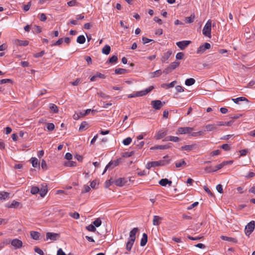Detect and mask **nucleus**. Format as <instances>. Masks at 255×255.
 <instances>
[{"label": "nucleus", "instance_id": "obj_63", "mask_svg": "<svg viewBox=\"0 0 255 255\" xmlns=\"http://www.w3.org/2000/svg\"><path fill=\"white\" fill-rule=\"evenodd\" d=\"M30 6H31V3H30V2H28V4H25L23 6V9L24 11H27L30 9Z\"/></svg>", "mask_w": 255, "mask_h": 255}, {"label": "nucleus", "instance_id": "obj_9", "mask_svg": "<svg viewBox=\"0 0 255 255\" xmlns=\"http://www.w3.org/2000/svg\"><path fill=\"white\" fill-rule=\"evenodd\" d=\"M59 236L58 234L48 232L46 235V240L48 241V240H50L51 241H54L57 239Z\"/></svg>", "mask_w": 255, "mask_h": 255}, {"label": "nucleus", "instance_id": "obj_17", "mask_svg": "<svg viewBox=\"0 0 255 255\" xmlns=\"http://www.w3.org/2000/svg\"><path fill=\"white\" fill-rule=\"evenodd\" d=\"M162 74V71L159 69L154 72L149 73V76L151 78H153L155 77H158L161 76Z\"/></svg>", "mask_w": 255, "mask_h": 255}, {"label": "nucleus", "instance_id": "obj_11", "mask_svg": "<svg viewBox=\"0 0 255 255\" xmlns=\"http://www.w3.org/2000/svg\"><path fill=\"white\" fill-rule=\"evenodd\" d=\"M172 53L171 50H168L167 52L163 54V55L161 58V61L162 63H168V60Z\"/></svg>", "mask_w": 255, "mask_h": 255}, {"label": "nucleus", "instance_id": "obj_27", "mask_svg": "<svg viewBox=\"0 0 255 255\" xmlns=\"http://www.w3.org/2000/svg\"><path fill=\"white\" fill-rule=\"evenodd\" d=\"M30 236L33 240H38L39 239L40 233L38 232L31 231Z\"/></svg>", "mask_w": 255, "mask_h": 255}, {"label": "nucleus", "instance_id": "obj_20", "mask_svg": "<svg viewBox=\"0 0 255 255\" xmlns=\"http://www.w3.org/2000/svg\"><path fill=\"white\" fill-rule=\"evenodd\" d=\"M38 192L41 197H44L47 192V186L42 185V187L39 189V191Z\"/></svg>", "mask_w": 255, "mask_h": 255}, {"label": "nucleus", "instance_id": "obj_36", "mask_svg": "<svg viewBox=\"0 0 255 255\" xmlns=\"http://www.w3.org/2000/svg\"><path fill=\"white\" fill-rule=\"evenodd\" d=\"M49 109L50 110L52 111L53 113H58V107L57 106L54 104H49Z\"/></svg>", "mask_w": 255, "mask_h": 255}, {"label": "nucleus", "instance_id": "obj_8", "mask_svg": "<svg viewBox=\"0 0 255 255\" xmlns=\"http://www.w3.org/2000/svg\"><path fill=\"white\" fill-rule=\"evenodd\" d=\"M197 148V145L196 143H193L191 144L185 145L181 147L180 149L181 150H186L187 151H190L194 150Z\"/></svg>", "mask_w": 255, "mask_h": 255}, {"label": "nucleus", "instance_id": "obj_38", "mask_svg": "<svg viewBox=\"0 0 255 255\" xmlns=\"http://www.w3.org/2000/svg\"><path fill=\"white\" fill-rule=\"evenodd\" d=\"M30 160L32 166L33 167H37L39 164L38 159L36 157H32Z\"/></svg>", "mask_w": 255, "mask_h": 255}, {"label": "nucleus", "instance_id": "obj_32", "mask_svg": "<svg viewBox=\"0 0 255 255\" xmlns=\"http://www.w3.org/2000/svg\"><path fill=\"white\" fill-rule=\"evenodd\" d=\"M9 193L6 192H0V201L4 200L8 198Z\"/></svg>", "mask_w": 255, "mask_h": 255}, {"label": "nucleus", "instance_id": "obj_31", "mask_svg": "<svg viewBox=\"0 0 255 255\" xmlns=\"http://www.w3.org/2000/svg\"><path fill=\"white\" fill-rule=\"evenodd\" d=\"M88 123L85 121L83 122H82V123L81 124V125L80 126L79 130L80 131H84L88 128Z\"/></svg>", "mask_w": 255, "mask_h": 255}, {"label": "nucleus", "instance_id": "obj_22", "mask_svg": "<svg viewBox=\"0 0 255 255\" xmlns=\"http://www.w3.org/2000/svg\"><path fill=\"white\" fill-rule=\"evenodd\" d=\"M177 82L176 81H172V82L168 83V84H162L161 85V87L163 88H172L175 86V84H176Z\"/></svg>", "mask_w": 255, "mask_h": 255}, {"label": "nucleus", "instance_id": "obj_19", "mask_svg": "<svg viewBox=\"0 0 255 255\" xmlns=\"http://www.w3.org/2000/svg\"><path fill=\"white\" fill-rule=\"evenodd\" d=\"M118 165V161H111L105 167V170H107L109 169H112Z\"/></svg>", "mask_w": 255, "mask_h": 255}, {"label": "nucleus", "instance_id": "obj_6", "mask_svg": "<svg viewBox=\"0 0 255 255\" xmlns=\"http://www.w3.org/2000/svg\"><path fill=\"white\" fill-rule=\"evenodd\" d=\"M154 88V87L153 86H150L147 88L146 89L137 92H136V95L138 96V97H141L146 95L148 93L151 92Z\"/></svg>", "mask_w": 255, "mask_h": 255}, {"label": "nucleus", "instance_id": "obj_64", "mask_svg": "<svg viewBox=\"0 0 255 255\" xmlns=\"http://www.w3.org/2000/svg\"><path fill=\"white\" fill-rule=\"evenodd\" d=\"M222 148L225 151H228L230 149V147L229 144H224L222 145Z\"/></svg>", "mask_w": 255, "mask_h": 255}, {"label": "nucleus", "instance_id": "obj_14", "mask_svg": "<svg viewBox=\"0 0 255 255\" xmlns=\"http://www.w3.org/2000/svg\"><path fill=\"white\" fill-rule=\"evenodd\" d=\"M169 161H166L164 160H160L159 161H152V164L153 167L163 166L167 163Z\"/></svg>", "mask_w": 255, "mask_h": 255}, {"label": "nucleus", "instance_id": "obj_39", "mask_svg": "<svg viewBox=\"0 0 255 255\" xmlns=\"http://www.w3.org/2000/svg\"><path fill=\"white\" fill-rule=\"evenodd\" d=\"M127 72V70L123 68H117L115 70V73L116 74H124Z\"/></svg>", "mask_w": 255, "mask_h": 255}, {"label": "nucleus", "instance_id": "obj_29", "mask_svg": "<svg viewBox=\"0 0 255 255\" xmlns=\"http://www.w3.org/2000/svg\"><path fill=\"white\" fill-rule=\"evenodd\" d=\"M166 134V131H163L162 130H160L157 132L155 138L156 139H160L164 137Z\"/></svg>", "mask_w": 255, "mask_h": 255}, {"label": "nucleus", "instance_id": "obj_2", "mask_svg": "<svg viewBox=\"0 0 255 255\" xmlns=\"http://www.w3.org/2000/svg\"><path fill=\"white\" fill-rule=\"evenodd\" d=\"M211 28H212V21L209 19L205 25H204L202 30L203 34L209 38H211Z\"/></svg>", "mask_w": 255, "mask_h": 255}, {"label": "nucleus", "instance_id": "obj_5", "mask_svg": "<svg viewBox=\"0 0 255 255\" xmlns=\"http://www.w3.org/2000/svg\"><path fill=\"white\" fill-rule=\"evenodd\" d=\"M193 128L190 127H180L178 128V132L181 134L189 133L193 131Z\"/></svg>", "mask_w": 255, "mask_h": 255}, {"label": "nucleus", "instance_id": "obj_61", "mask_svg": "<svg viewBox=\"0 0 255 255\" xmlns=\"http://www.w3.org/2000/svg\"><path fill=\"white\" fill-rule=\"evenodd\" d=\"M175 89L177 92H179V93L183 92L184 91L183 88L182 86H179V85L176 86L175 87Z\"/></svg>", "mask_w": 255, "mask_h": 255}, {"label": "nucleus", "instance_id": "obj_42", "mask_svg": "<svg viewBox=\"0 0 255 255\" xmlns=\"http://www.w3.org/2000/svg\"><path fill=\"white\" fill-rule=\"evenodd\" d=\"M204 134L203 131H199L197 132H191L190 135L193 137L202 136Z\"/></svg>", "mask_w": 255, "mask_h": 255}, {"label": "nucleus", "instance_id": "obj_57", "mask_svg": "<svg viewBox=\"0 0 255 255\" xmlns=\"http://www.w3.org/2000/svg\"><path fill=\"white\" fill-rule=\"evenodd\" d=\"M77 2L75 0H72L67 2V4L69 6H73L77 4Z\"/></svg>", "mask_w": 255, "mask_h": 255}, {"label": "nucleus", "instance_id": "obj_25", "mask_svg": "<svg viewBox=\"0 0 255 255\" xmlns=\"http://www.w3.org/2000/svg\"><path fill=\"white\" fill-rule=\"evenodd\" d=\"M221 238L224 240V241H228V242H233V243H237V240L235 238H231V237H227V236H222L221 237Z\"/></svg>", "mask_w": 255, "mask_h": 255}, {"label": "nucleus", "instance_id": "obj_13", "mask_svg": "<svg viewBox=\"0 0 255 255\" xmlns=\"http://www.w3.org/2000/svg\"><path fill=\"white\" fill-rule=\"evenodd\" d=\"M152 107L155 110H159L163 106V104L159 100L152 101L151 102Z\"/></svg>", "mask_w": 255, "mask_h": 255}, {"label": "nucleus", "instance_id": "obj_21", "mask_svg": "<svg viewBox=\"0 0 255 255\" xmlns=\"http://www.w3.org/2000/svg\"><path fill=\"white\" fill-rule=\"evenodd\" d=\"M169 147H170L169 145H168V144H166V145H155L153 147H151L150 148V149L151 150H153V149H166L168 148Z\"/></svg>", "mask_w": 255, "mask_h": 255}, {"label": "nucleus", "instance_id": "obj_23", "mask_svg": "<svg viewBox=\"0 0 255 255\" xmlns=\"http://www.w3.org/2000/svg\"><path fill=\"white\" fill-rule=\"evenodd\" d=\"M15 44L19 45V46H25L28 45V41L27 40H20L18 39H16L14 41Z\"/></svg>", "mask_w": 255, "mask_h": 255}, {"label": "nucleus", "instance_id": "obj_26", "mask_svg": "<svg viewBox=\"0 0 255 255\" xmlns=\"http://www.w3.org/2000/svg\"><path fill=\"white\" fill-rule=\"evenodd\" d=\"M164 141H171L173 142H178L179 140V138L177 136H167L164 139Z\"/></svg>", "mask_w": 255, "mask_h": 255}, {"label": "nucleus", "instance_id": "obj_7", "mask_svg": "<svg viewBox=\"0 0 255 255\" xmlns=\"http://www.w3.org/2000/svg\"><path fill=\"white\" fill-rule=\"evenodd\" d=\"M128 182L125 178H119L114 181V183L117 186L122 187L125 185Z\"/></svg>", "mask_w": 255, "mask_h": 255}, {"label": "nucleus", "instance_id": "obj_34", "mask_svg": "<svg viewBox=\"0 0 255 255\" xmlns=\"http://www.w3.org/2000/svg\"><path fill=\"white\" fill-rule=\"evenodd\" d=\"M232 100L236 104H239L240 102H242V101L248 102V99L244 97H239L237 98L232 99Z\"/></svg>", "mask_w": 255, "mask_h": 255}, {"label": "nucleus", "instance_id": "obj_58", "mask_svg": "<svg viewBox=\"0 0 255 255\" xmlns=\"http://www.w3.org/2000/svg\"><path fill=\"white\" fill-rule=\"evenodd\" d=\"M184 54L182 52H178L176 55V59L177 60H180L183 57Z\"/></svg>", "mask_w": 255, "mask_h": 255}, {"label": "nucleus", "instance_id": "obj_40", "mask_svg": "<svg viewBox=\"0 0 255 255\" xmlns=\"http://www.w3.org/2000/svg\"><path fill=\"white\" fill-rule=\"evenodd\" d=\"M179 65V63L178 62H172L169 65V68H170L172 70H174L175 68L178 67Z\"/></svg>", "mask_w": 255, "mask_h": 255}, {"label": "nucleus", "instance_id": "obj_3", "mask_svg": "<svg viewBox=\"0 0 255 255\" xmlns=\"http://www.w3.org/2000/svg\"><path fill=\"white\" fill-rule=\"evenodd\" d=\"M255 222L254 221H252L249 223L245 227V232L247 236H249L250 234L253 232L255 229Z\"/></svg>", "mask_w": 255, "mask_h": 255}, {"label": "nucleus", "instance_id": "obj_55", "mask_svg": "<svg viewBox=\"0 0 255 255\" xmlns=\"http://www.w3.org/2000/svg\"><path fill=\"white\" fill-rule=\"evenodd\" d=\"M34 251L40 255H44V253L40 248L36 247L34 249Z\"/></svg>", "mask_w": 255, "mask_h": 255}, {"label": "nucleus", "instance_id": "obj_18", "mask_svg": "<svg viewBox=\"0 0 255 255\" xmlns=\"http://www.w3.org/2000/svg\"><path fill=\"white\" fill-rule=\"evenodd\" d=\"M162 220V218L158 216H154L153 219V225L154 226H159L160 224L161 221Z\"/></svg>", "mask_w": 255, "mask_h": 255}, {"label": "nucleus", "instance_id": "obj_10", "mask_svg": "<svg viewBox=\"0 0 255 255\" xmlns=\"http://www.w3.org/2000/svg\"><path fill=\"white\" fill-rule=\"evenodd\" d=\"M189 40H183L176 42V45L181 49H184L190 43Z\"/></svg>", "mask_w": 255, "mask_h": 255}, {"label": "nucleus", "instance_id": "obj_44", "mask_svg": "<svg viewBox=\"0 0 255 255\" xmlns=\"http://www.w3.org/2000/svg\"><path fill=\"white\" fill-rule=\"evenodd\" d=\"M39 191V188L37 186H32L30 190L32 194H36Z\"/></svg>", "mask_w": 255, "mask_h": 255}, {"label": "nucleus", "instance_id": "obj_50", "mask_svg": "<svg viewBox=\"0 0 255 255\" xmlns=\"http://www.w3.org/2000/svg\"><path fill=\"white\" fill-rule=\"evenodd\" d=\"M118 60V56L117 55H113L112 57H111L109 60V63H115Z\"/></svg>", "mask_w": 255, "mask_h": 255}, {"label": "nucleus", "instance_id": "obj_62", "mask_svg": "<svg viewBox=\"0 0 255 255\" xmlns=\"http://www.w3.org/2000/svg\"><path fill=\"white\" fill-rule=\"evenodd\" d=\"M41 166L42 168L44 170L47 169V164L46 161L44 159H42L41 161Z\"/></svg>", "mask_w": 255, "mask_h": 255}, {"label": "nucleus", "instance_id": "obj_59", "mask_svg": "<svg viewBox=\"0 0 255 255\" xmlns=\"http://www.w3.org/2000/svg\"><path fill=\"white\" fill-rule=\"evenodd\" d=\"M216 189L220 193H222L223 192V187L221 184L217 185L216 186Z\"/></svg>", "mask_w": 255, "mask_h": 255}, {"label": "nucleus", "instance_id": "obj_45", "mask_svg": "<svg viewBox=\"0 0 255 255\" xmlns=\"http://www.w3.org/2000/svg\"><path fill=\"white\" fill-rule=\"evenodd\" d=\"M86 229L90 232H95L96 231V229L95 226H94L93 224H90L86 227Z\"/></svg>", "mask_w": 255, "mask_h": 255}, {"label": "nucleus", "instance_id": "obj_35", "mask_svg": "<svg viewBox=\"0 0 255 255\" xmlns=\"http://www.w3.org/2000/svg\"><path fill=\"white\" fill-rule=\"evenodd\" d=\"M111 51V47L108 45H106L102 49V53L106 55H108Z\"/></svg>", "mask_w": 255, "mask_h": 255}, {"label": "nucleus", "instance_id": "obj_24", "mask_svg": "<svg viewBox=\"0 0 255 255\" xmlns=\"http://www.w3.org/2000/svg\"><path fill=\"white\" fill-rule=\"evenodd\" d=\"M147 242V235L145 233H143L140 241V245L141 247L144 246Z\"/></svg>", "mask_w": 255, "mask_h": 255}, {"label": "nucleus", "instance_id": "obj_28", "mask_svg": "<svg viewBox=\"0 0 255 255\" xmlns=\"http://www.w3.org/2000/svg\"><path fill=\"white\" fill-rule=\"evenodd\" d=\"M20 205V203L17 201L13 200L12 202L8 206V208H17Z\"/></svg>", "mask_w": 255, "mask_h": 255}, {"label": "nucleus", "instance_id": "obj_51", "mask_svg": "<svg viewBox=\"0 0 255 255\" xmlns=\"http://www.w3.org/2000/svg\"><path fill=\"white\" fill-rule=\"evenodd\" d=\"M65 165L66 166H75L76 165V163L73 161H69L66 163H65Z\"/></svg>", "mask_w": 255, "mask_h": 255}, {"label": "nucleus", "instance_id": "obj_48", "mask_svg": "<svg viewBox=\"0 0 255 255\" xmlns=\"http://www.w3.org/2000/svg\"><path fill=\"white\" fill-rule=\"evenodd\" d=\"M225 166H226V163H223V162H222L221 163L217 165V166H216L214 167V169L215 170V172L218 171V170L222 168Z\"/></svg>", "mask_w": 255, "mask_h": 255}, {"label": "nucleus", "instance_id": "obj_15", "mask_svg": "<svg viewBox=\"0 0 255 255\" xmlns=\"http://www.w3.org/2000/svg\"><path fill=\"white\" fill-rule=\"evenodd\" d=\"M159 184L162 186H166L167 184L170 186L172 184V181L166 178H163L159 181Z\"/></svg>", "mask_w": 255, "mask_h": 255}, {"label": "nucleus", "instance_id": "obj_30", "mask_svg": "<svg viewBox=\"0 0 255 255\" xmlns=\"http://www.w3.org/2000/svg\"><path fill=\"white\" fill-rule=\"evenodd\" d=\"M195 80L193 78L187 79L185 80V84L187 86H190L194 85L195 83Z\"/></svg>", "mask_w": 255, "mask_h": 255}, {"label": "nucleus", "instance_id": "obj_47", "mask_svg": "<svg viewBox=\"0 0 255 255\" xmlns=\"http://www.w3.org/2000/svg\"><path fill=\"white\" fill-rule=\"evenodd\" d=\"M69 215L70 217L75 219H78L80 218L79 214L77 212H74V213H70Z\"/></svg>", "mask_w": 255, "mask_h": 255}, {"label": "nucleus", "instance_id": "obj_54", "mask_svg": "<svg viewBox=\"0 0 255 255\" xmlns=\"http://www.w3.org/2000/svg\"><path fill=\"white\" fill-rule=\"evenodd\" d=\"M44 53H45V52H44V51H41L40 52H38V53H35L34 55V56L35 58L41 57H42V56H43L44 55Z\"/></svg>", "mask_w": 255, "mask_h": 255}, {"label": "nucleus", "instance_id": "obj_43", "mask_svg": "<svg viewBox=\"0 0 255 255\" xmlns=\"http://www.w3.org/2000/svg\"><path fill=\"white\" fill-rule=\"evenodd\" d=\"M93 224L95 227H99L101 225L102 221L100 219L97 218L93 222Z\"/></svg>", "mask_w": 255, "mask_h": 255}, {"label": "nucleus", "instance_id": "obj_56", "mask_svg": "<svg viewBox=\"0 0 255 255\" xmlns=\"http://www.w3.org/2000/svg\"><path fill=\"white\" fill-rule=\"evenodd\" d=\"M90 189H91V188L88 185H85L84 186V189L82 191V193H85L88 192L90 191Z\"/></svg>", "mask_w": 255, "mask_h": 255}, {"label": "nucleus", "instance_id": "obj_4", "mask_svg": "<svg viewBox=\"0 0 255 255\" xmlns=\"http://www.w3.org/2000/svg\"><path fill=\"white\" fill-rule=\"evenodd\" d=\"M211 47V45L209 43H205L204 44L200 46V47L198 48L196 53L197 54H202L206 50L210 49Z\"/></svg>", "mask_w": 255, "mask_h": 255}, {"label": "nucleus", "instance_id": "obj_49", "mask_svg": "<svg viewBox=\"0 0 255 255\" xmlns=\"http://www.w3.org/2000/svg\"><path fill=\"white\" fill-rule=\"evenodd\" d=\"M204 170L208 173L215 172L214 167H212V166H207L205 167Z\"/></svg>", "mask_w": 255, "mask_h": 255}, {"label": "nucleus", "instance_id": "obj_53", "mask_svg": "<svg viewBox=\"0 0 255 255\" xmlns=\"http://www.w3.org/2000/svg\"><path fill=\"white\" fill-rule=\"evenodd\" d=\"M221 151L219 149L215 150L211 152L210 155L212 156L218 155L220 154Z\"/></svg>", "mask_w": 255, "mask_h": 255}, {"label": "nucleus", "instance_id": "obj_60", "mask_svg": "<svg viewBox=\"0 0 255 255\" xmlns=\"http://www.w3.org/2000/svg\"><path fill=\"white\" fill-rule=\"evenodd\" d=\"M135 143L136 144V146L138 148H141L142 146H143L144 142L143 141L137 142V141L135 142Z\"/></svg>", "mask_w": 255, "mask_h": 255}, {"label": "nucleus", "instance_id": "obj_46", "mask_svg": "<svg viewBox=\"0 0 255 255\" xmlns=\"http://www.w3.org/2000/svg\"><path fill=\"white\" fill-rule=\"evenodd\" d=\"M131 138L128 137L123 140V143L125 145H128L131 143Z\"/></svg>", "mask_w": 255, "mask_h": 255}, {"label": "nucleus", "instance_id": "obj_16", "mask_svg": "<svg viewBox=\"0 0 255 255\" xmlns=\"http://www.w3.org/2000/svg\"><path fill=\"white\" fill-rule=\"evenodd\" d=\"M206 131H212L217 130V125L213 124H209L206 126L205 127Z\"/></svg>", "mask_w": 255, "mask_h": 255}, {"label": "nucleus", "instance_id": "obj_37", "mask_svg": "<svg viewBox=\"0 0 255 255\" xmlns=\"http://www.w3.org/2000/svg\"><path fill=\"white\" fill-rule=\"evenodd\" d=\"M85 37L83 35L79 36L77 38V42L79 44H83L85 42Z\"/></svg>", "mask_w": 255, "mask_h": 255}, {"label": "nucleus", "instance_id": "obj_52", "mask_svg": "<svg viewBox=\"0 0 255 255\" xmlns=\"http://www.w3.org/2000/svg\"><path fill=\"white\" fill-rule=\"evenodd\" d=\"M55 128V126L53 123H48L47 124V129L48 130H53Z\"/></svg>", "mask_w": 255, "mask_h": 255}, {"label": "nucleus", "instance_id": "obj_1", "mask_svg": "<svg viewBox=\"0 0 255 255\" xmlns=\"http://www.w3.org/2000/svg\"><path fill=\"white\" fill-rule=\"evenodd\" d=\"M138 230L137 228H134L129 233V237L128 241L126 244V249L128 251H130L132 248L133 243L135 240L136 234Z\"/></svg>", "mask_w": 255, "mask_h": 255}, {"label": "nucleus", "instance_id": "obj_12", "mask_svg": "<svg viewBox=\"0 0 255 255\" xmlns=\"http://www.w3.org/2000/svg\"><path fill=\"white\" fill-rule=\"evenodd\" d=\"M11 244L15 249H17L22 247V242L18 239H15L11 241Z\"/></svg>", "mask_w": 255, "mask_h": 255}, {"label": "nucleus", "instance_id": "obj_41", "mask_svg": "<svg viewBox=\"0 0 255 255\" xmlns=\"http://www.w3.org/2000/svg\"><path fill=\"white\" fill-rule=\"evenodd\" d=\"M175 166L177 168H179L182 167L183 165H185L186 164V162L184 160H181L179 161H177L175 162Z\"/></svg>", "mask_w": 255, "mask_h": 255}, {"label": "nucleus", "instance_id": "obj_33", "mask_svg": "<svg viewBox=\"0 0 255 255\" xmlns=\"http://www.w3.org/2000/svg\"><path fill=\"white\" fill-rule=\"evenodd\" d=\"M195 18L194 14H191L190 16L186 17L185 19V21L187 23H191L194 21Z\"/></svg>", "mask_w": 255, "mask_h": 255}]
</instances>
